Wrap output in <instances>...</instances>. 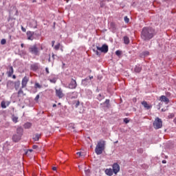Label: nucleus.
Segmentation results:
<instances>
[{"label": "nucleus", "mask_w": 176, "mask_h": 176, "mask_svg": "<svg viewBox=\"0 0 176 176\" xmlns=\"http://www.w3.org/2000/svg\"><path fill=\"white\" fill-rule=\"evenodd\" d=\"M174 117V114H170V116H168V118H173Z\"/></svg>", "instance_id": "obj_44"}, {"label": "nucleus", "mask_w": 176, "mask_h": 176, "mask_svg": "<svg viewBox=\"0 0 176 176\" xmlns=\"http://www.w3.org/2000/svg\"><path fill=\"white\" fill-rule=\"evenodd\" d=\"M144 56H149V52L148 51H146L143 52Z\"/></svg>", "instance_id": "obj_36"}, {"label": "nucleus", "mask_w": 176, "mask_h": 176, "mask_svg": "<svg viewBox=\"0 0 176 176\" xmlns=\"http://www.w3.org/2000/svg\"><path fill=\"white\" fill-rule=\"evenodd\" d=\"M32 148H33V149H37L38 146H36V145H33Z\"/></svg>", "instance_id": "obj_42"}, {"label": "nucleus", "mask_w": 176, "mask_h": 176, "mask_svg": "<svg viewBox=\"0 0 176 176\" xmlns=\"http://www.w3.org/2000/svg\"><path fill=\"white\" fill-rule=\"evenodd\" d=\"M23 128L22 127H18L17 129H16V134L18 135H21L22 136L23 135Z\"/></svg>", "instance_id": "obj_21"}, {"label": "nucleus", "mask_w": 176, "mask_h": 176, "mask_svg": "<svg viewBox=\"0 0 176 176\" xmlns=\"http://www.w3.org/2000/svg\"><path fill=\"white\" fill-rule=\"evenodd\" d=\"M1 45H6V39H5V38L1 39Z\"/></svg>", "instance_id": "obj_32"}, {"label": "nucleus", "mask_w": 176, "mask_h": 176, "mask_svg": "<svg viewBox=\"0 0 176 176\" xmlns=\"http://www.w3.org/2000/svg\"><path fill=\"white\" fill-rule=\"evenodd\" d=\"M124 43L125 45H129L130 43V38L127 36H124Z\"/></svg>", "instance_id": "obj_25"}, {"label": "nucleus", "mask_w": 176, "mask_h": 176, "mask_svg": "<svg viewBox=\"0 0 176 176\" xmlns=\"http://www.w3.org/2000/svg\"><path fill=\"white\" fill-rule=\"evenodd\" d=\"M162 163H163V164H166V163H167V161H166V160H162Z\"/></svg>", "instance_id": "obj_45"}, {"label": "nucleus", "mask_w": 176, "mask_h": 176, "mask_svg": "<svg viewBox=\"0 0 176 176\" xmlns=\"http://www.w3.org/2000/svg\"><path fill=\"white\" fill-rule=\"evenodd\" d=\"M69 1V0H67V1H66L67 3H68V1Z\"/></svg>", "instance_id": "obj_59"}, {"label": "nucleus", "mask_w": 176, "mask_h": 176, "mask_svg": "<svg viewBox=\"0 0 176 176\" xmlns=\"http://www.w3.org/2000/svg\"><path fill=\"white\" fill-rule=\"evenodd\" d=\"M32 2L33 3L36 2V0H32Z\"/></svg>", "instance_id": "obj_56"}, {"label": "nucleus", "mask_w": 176, "mask_h": 176, "mask_svg": "<svg viewBox=\"0 0 176 176\" xmlns=\"http://www.w3.org/2000/svg\"><path fill=\"white\" fill-rule=\"evenodd\" d=\"M13 79H16V75L12 76Z\"/></svg>", "instance_id": "obj_50"}, {"label": "nucleus", "mask_w": 176, "mask_h": 176, "mask_svg": "<svg viewBox=\"0 0 176 176\" xmlns=\"http://www.w3.org/2000/svg\"><path fill=\"white\" fill-rule=\"evenodd\" d=\"M14 72V70L13 69V67L12 66H8L7 67V72H6V74H7L8 78L12 77V75H13Z\"/></svg>", "instance_id": "obj_6"}, {"label": "nucleus", "mask_w": 176, "mask_h": 176, "mask_svg": "<svg viewBox=\"0 0 176 176\" xmlns=\"http://www.w3.org/2000/svg\"><path fill=\"white\" fill-rule=\"evenodd\" d=\"M69 98L71 100H74V98H78V92L72 93Z\"/></svg>", "instance_id": "obj_22"}, {"label": "nucleus", "mask_w": 176, "mask_h": 176, "mask_svg": "<svg viewBox=\"0 0 176 176\" xmlns=\"http://www.w3.org/2000/svg\"><path fill=\"white\" fill-rule=\"evenodd\" d=\"M26 35L28 41H34V32H27Z\"/></svg>", "instance_id": "obj_13"}, {"label": "nucleus", "mask_w": 176, "mask_h": 176, "mask_svg": "<svg viewBox=\"0 0 176 176\" xmlns=\"http://www.w3.org/2000/svg\"><path fill=\"white\" fill-rule=\"evenodd\" d=\"M21 30L23 32H25L26 30L24 27H21Z\"/></svg>", "instance_id": "obj_41"}, {"label": "nucleus", "mask_w": 176, "mask_h": 176, "mask_svg": "<svg viewBox=\"0 0 176 176\" xmlns=\"http://www.w3.org/2000/svg\"><path fill=\"white\" fill-rule=\"evenodd\" d=\"M21 47H24V44H21Z\"/></svg>", "instance_id": "obj_54"}, {"label": "nucleus", "mask_w": 176, "mask_h": 176, "mask_svg": "<svg viewBox=\"0 0 176 176\" xmlns=\"http://www.w3.org/2000/svg\"><path fill=\"white\" fill-rule=\"evenodd\" d=\"M174 123L176 124V118L173 120Z\"/></svg>", "instance_id": "obj_53"}, {"label": "nucleus", "mask_w": 176, "mask_h": 176, "mask_svg": "<svg viewBox=\"0 0 176 176\" xmlns=\"http://www.w3.org/2000/svg\"><path fill=\"white\" fill-rule=\"evenodd\" d=\"M76 86H78L76 80L72 79L71 82L69 84V89H76Z\"/></svg>", "instance_id": "obj_11"}, {"label": "nucleus", "mask_w": 176, "mask_h": 176, "mask_svg": "<svg viewBox=\"0 0 176 176\" xmlns=\"http://www.w3.org/2000/svg\"><path fill=\"white\" fill-rule=\"evenodd\" d=\"M61 52H64V50H63V46L60 45V47Z\"/></svg>", "instance_id": "obj_49"}, {"label": "nucleus", "mask_w": 176, "mask_h": 176, "mask_svg": "<svg viewBox=\"0 0 176 176\" xmlns=\"http://www.w3.org/2000/svg\"><path fill=\"white\" fill-rule=\"evenodd\" d=\"M12 122H14V123H17L19 122V117H17L16 116H12Z\"/></svg>", "instance_id": "obj_26"}, {"label": "nucleus", "mask_w": 176, "mask_h": 176, "mask_svg": "<svg viewBox=\"0 0 176 176\" xmlns=\"http://www.w3.org/2000/svg\"><path fill=\"white\" fill-rule=\"evenodd\" d=\"M97 50L101 52L102 53H108V45L107 44H104L102 47L96 46Z\"/></svg>", "instance_id": "obj_5"}, {"label": "nucleus", "mask_w": 176, "mask_h": 176, "mask_svg": "<svg viewBox=\"0 0 176 176\" xmlns=\"http://www.w3.org/2000/svg\"><path fill=\"white\" fill-rule=\"evenodd\" d=\"M57 107V104H53V107L54 108V107Z\"/></svg>", "instance_id": "obj_51"}, {"label": "nucleus", "mask_w": 176, "mask_h": 176, "mask_svg": "<svg viewBox=\"0 0 176 176\" xmlns=\"http://www.w3.org/2000/svg\"><path fill=\"white\" fill-rule=\"evenodd\" d=\"M101 105L102 106V108L104 111H107L110 107L111 104H109V100L107 99L104 102L102 103Z\"/></svg>", "instance_id": "obj_10"}, {"label": "nucleus", "mask_w": 176, "mask_h": 176, "mask_svg": "<svg viewBox=\"0 0 176 176\" xmlns=\"http://www.w3.org/2000/svg\"><path fill=\"white\" fill-rule=\"evenodd\" d=\"M124 123L127 124V123H129V122H130V121L129 120V119L124 118Z\"/></svg>", "instance_id": "obj_38"}, {"label": "nucleus", "mask_w": 176, "mask_h": 176, "mask_svg": "<svg viewBox=\"0 0 176 176\" xmlns=\"http://www.w3.org/2000/svg\"><path fill=\"white\" fill-rule=\"evenodd\" d=\"M124 21L125 23H129L130 21V19L127 16H124Z\"/></svg>", "instance_id": "obj_33"}, {"label": "nucleus", "mask_w": 176, "mask_h": 176, "mask_svg": "<svg viewBox=\"0 0 176 176\" xmlns=\"http://www.w3.org/2000/svg\"><path fill=\"white\" fill-rule=\"evenodd\" d=\"M60 47H61V44H60V43H58L57 45H56L54 47V49H55V50H58L60 49Z\"/></svg>", "instance_id": "obj_31"}, {"label": "nucleus", "mask_w": 176, "mask_h": 176, "mask_svg": "<svg viewBox=\"0 0 176 176\" xmlns=\"http://www.w3.org/2000/svg\"><path fill=\"white\" fill-rule=\"evenodd\" d=\"M119 171H120V166H119V164H118V163H114L113 164V172L114 173V174H116Z\"/></svg>", "instance_id": "obj_8"}, {"label": "nucleus", "mask_w": 176, "mask_h": 176, "mask_svg": "<svg viewBox=\"0 0 176 176\" xmlns=\"http://www.w3.org/2000/svg\"><path fill=\"white\" fill-rule=\"evenodd\" d=\"M56 96L58 98H63L64 97V93H63V89L60 88L59 89H56Z\"/></svg>", "instance_id": "obj_7"}, {"label": "nucleus", "mask_w": 176, "mask_h": 176, "mask_svg": "<svg viewBox=\"0 0 176 176\" xmlns=\"http://www.w3.org/2000/svg\"><path fill=\"white\" fill-rule=\"evenodd\" d=\"M76 155H78V156H82V153L78 152V153H76Z\"/></svg>", "instance_id": "obj_43"}, {"label": "nucleus", "mask_w": 176, "mask_h": 176, "mask_svg": "<svg viewBox=\"0 0 176 176\" xmlns=\"http://www.w3.org/2000/svg\"><path fill=\"white\" fill-rule=\"evenodd\" d=\"M21 140V136L20 135L15 134L12 136V140L14 142H19Z\"/></svg>", "instance_id": "obj_16"}, {"label": "nucleus", "mask_w": 176, "mask_h": 176, "mask_svg": "<svg viewBox=\"0 0 176 176\" xmlns=\"http://www.w3.org/2000/svg\"><path fill=\"white\" fill-rule=\"evenodd\" d=\"M49 80L51 83H56L57 82V78H50Z\"/></svg>", "instance_id": "obj_29"}, {"label": "nucleus", "mask_w": 176, "mask_h": 176, "mask_svg": "<svg viewBox=\"0 0 176 176\" xmlns=\"http://www.w3.org/2000/svg\"><path fill=\"white\" fill-rule=\"evenodd\" d=\"M54 56L56 55H54V54H52V58H54Z\"/></svg>", "instance_id": "obj_55"}, {"label": "nucleus", "mask_w": 176, "mask_h": 176, "mask_svg": "<svg viewBox=\"0 0 176 176\" xmlns=\"http://www.w3.org/2000/svg\"><path fill=\"white\" fill-rule=\"evenodd\" d=\"M89 79H93V76H89Z\"/></svg>", "instance_id": "obj_57"}, {"label": "nucleus", "mask_w": 176, "mask_h": 176, "mask_svg": "<svg viewBox=\"0 0 176 176\" xmlns=\"http://www.w3.org/2000/svg\"><path fill=\"white\" fill-rule=\"evenodd\" d=\"M31 126H32V124L30 122H27L24 124V129H31Z\"/></svg>", "instance_id": "obj_27"}, {"label": "nucleus", "mask_w": 176, "mask_h": 176, "mask_svg": "<svg viewBox=\"0 0 176 176\" xmlns=\"http://www.w3.org/2000/svg\"><path fill=\"white\" fill-rule=\"evenodd\" d=\"M7 87L8 89H10V90H12V89L14 87V82L12 80H8L7 82Z\"/></svg>", "instance_id": "obj_15"}, {"label": "nucleus", "mask_w": 176, "mask_h": 176, "mask_svg": "<svg viewBox=\"0 0 176 176\" xmlns=\"http://www.w3.org/2000/svg\"><path fill=\"white\" fill-rule=\"evenodd\" d=\"M28 152H32V149H29V150H28V151L26 152V153H28Z\"/></svg>", "instance_id": "obj_47"}, {"label": "nucleus", "mask_w": 176, "mask_h": 176, "mask_svg": "<svg viewBox=\"0 0 176 176\" xmlns=\"http://www.w3.org/2000/svg\"><path fill=\"white\" fill-rule=\"evenodd\" d=\"M105 174H107V175L112 176L113 175V170L111 168L106 169Z\"/></svg>", "instance_id": "obj_20"}, {"label": "nucleus", "mask_w": 176, "mask_h": 176, "mask_svg": "<svg viewBox=\"0 0 176 176\" xmlns=\"http://www.w3.org/2000/svg\"><path fill=\"white\" fill-rule=\"evenodd\" d=\"M34 87L35 89H42V85L38 84V82H35Z\"/></svg>", "instance_id": "obj_30"}, {"label": "nucleus", "mask_w": 176, "mask_h": 176, "mask_svg": "<svg viewBox=\"0 0 176 176\" xmlns=\"http://www.w3.org/2000/svg\"><path fill=\"white\" fill-rule=\"evenodd\" d=\"M89 83H90V81H89L88 78H85L82 80V85H83V86H87Z\"/></svg>", "instance_id": "obj_24"}, {"label": "nucleus", "mask_w": 176, "mask_h": 176, "mask_svg": "<svg viewBox=\"0 0 176 176\" xmlns=\"http://www.w3.org/2000/svg\"><path fill=\"white\" fill-rule=\"evenodd\" d=\"M160 100L163 102H166V104H168V102H170V100H168V98L166 97V96H161Z\"/></svg>", "instance_id": "obj_17"}, {"label": "nucleus", "mask_w": 176, "mask_h": 176, "mask_svg": "<svg viewBox=\"0 0 176 176\" xmlns=\"http://www.w3.org/2000/svg\"><path fill=\"white\" fill-rule=\"evenodd\" d=\"M39 138H41V134L36 133L33 137L34 141H39Z\"/></svg>", "instance_id": "obj_23"}, {"label": "nucleus", "mask_w": 176, "mask_h": 176, "mask_svg": "<svg viewBox=\"0 0 176 176\" xmlns=\"http://www.w3.org/2000/svg\"><path fill=\"white\" fill-rule=\"evenodd\" d=\"M99 97H101V94H99Z\"/></svg>", "instance_id": "obj_60"}, {"label": "nucleus", "mask_w": 176, "mask_h": 176, "mask_svg": "<svg viewBox=\"0 0 176 176\" xmlns=\"http://www.w3.org/2000/svg\"><path fill=\"white\" fill-rule=\"evenodd\" d=\"M14 85L15 89L17 90V89H19V87H20V81H16V82H14Z\"/></svg>", "instance_id": "obj_28"}, {"label": "nucleus", "mask_w": 176, "mask_h": 176, "mask_svg": "<svg viewBox=\"0 0 176 176\" xmlns=\"http://www.w3.org/2000/svg\"><path fill=\"white\" fill-rule=\"evenodd\" d=\"M55 42H56V41H52V47H53V46H54V43H55Z\"/></svg>", "instance_id": "obj_46"}, {"label": "nucleus", "mask_w": 176, "mask_h": 176, "mask_svg": "<svg viewBox=\"0 0 176 176\" xmlns=\"http://www.w3.org/2000/svg\"><path fill=\"white\" fill-rule=\"evenodd\" d=\"M79 104H80L79 100L76 101V105H75L76 108H78V107H79Z\"/></svg>", "instance_id": "obj_37"}, {"label": "nucleus", "mask_w": 176, "mask_h": 176, "mask_svg": "<svg viewBox=\"0 0 176 176\" xmlns=\"http://www.w3.org/2000/svg\"><path fill=\"white\" fill-rule=\"evenodd\" d=\"M30 80V78L25 76L22 80V89H24V87H27V84L28 83Z\"/></svg>", "instance_id": "obj_9"}, {"label": "nucleus", "mask_w": 176, "mask_h": 176, "mask_svg": "<svg viewBox=\"0 0 176 176\" xmlns=\"http://www.w3.org/2000/svg\"><path fill=\"white\" fill-rule=\"evenodd\" d=\"M142 105H143L144 108L145 109H151L152 108V105L148 104V102L144 100L143 102H141Z\"/></svg>", "instance_id": "obj_12"}, {"label": "nucleus", "mask_w": 176, "mask_h": 176, "mask_svg": "<svg viewBox=\"0 0 176 176\" xmlns=\"http://www.w3.org/2000/svg\"><path fill=\"white\" fill-rule=\"evenodd\" d=\"M45 71H46V72H47V74H50L49 68H48V67H46V68H45Z\"/></svg>", "instance_id": "obj_40"}, {"label": "nucleus", "mask_w": 176, "mask_h": 176, "mask_svg": "<svg viewBox=\"0 0 176 176\" xmlns=\"http://www.w3.org/2000/svg\"><path fill=\"white\" fill-rule=\"evenodd\" d=\"M32 71H38L39 69V63H34L30 65Z\"/></svg>", "instance_id": "obj_14"}, {"label": "nucleus", "mask_w": 176, "mask_h": 176, "mask_svg": "<svg viewBox=\"0 0 176 176\" xmlns=\"http://www.w3.org/2000/svg\"><path fill=\"white\" fill-rule=\"evenodd\" d=\"M29 52L32 53V54H34V56H39V49H38L36 45H31L29 47Z\"/></svg>", "instance_id": "obj_4"}, {"label": "nucleus", "mask_w": 176, "mask_h": 176, "mask_svg": "<svg viewBox=\"0 0 176 176\" xmlns=\"http://www.w3.org/2000/svg\"><path fill=\"white\" fill-rule=\"evenodd\" d=\"M105 140H100L98 142L96 147L95 148V153L96 155H101L104 151H105Z\"/></svg>", "instance_id": "obj_2"}, {"label": "nucleus", "mask_w": 176, "mask_h": 176, "mask_svg": "<svg viewBox=\"0 0 176 176\" xmlns=\"http://www.w3.org/2000/svg\"><path fill=\"white\" fill-rule=\"evenodd\" d=\"M156 35V31L152 27H144L141 32V38L143 41H151Z\"/></svg>", "instance_id": "obj_1"}, {"label": "nucleus", "mask_w": 176, "mask_h": 176, "mask_svg": "<svg viewBox=\"0 0 176 176\" xmlns=\"http://www.w3.org/2000/svg\"><path fill=\"white\" fill-rule=\"evenodd\" d=\"M10 104V102H6L4 100H3L1 102V108H3V109H5V108H6V107H9V105Z\"/></svg>", "instance_id": "obj_19"}, {"label": "nucleus", "mask_w": 176, "mask_h": 176, "mask_svg": "<svg viewBox=\"0 0 176 176\" xmlns=\"http://www.w3.org/2000/svg\"><path fill=\"white\" fill-rule=\"evenodd\" d=\"M141 71H142V67H141V65H138L135 67L134 72H135L136 74H140Z\"/></svg>", "instance_id": "obj_18"}, {"label": "nucleus", "mask_w": 176, "mask_h": 176, "mask_svg": "<svg viewBox=\"0 0 176 176\" xmlns=\"http://www.w3.org/2000/svg\"><path fill=\"white\" fill-rule=\"evenodd\" d=\"M153 124L155 130H158V129H162V127H163V122L162 121V119L158 117L155 119Z\"/></svg>", "instance_id": "obj_3"}, {"label": "nucleus", "mask_w": 176, "mask_h": 176, "mask_svg": "<svg viewBox=\"0 0 176 176\" xmlns=\"http://www.w3.org/2000/svg\"><path fill=\"white\" fill-rule=\"evenodd\" d=\"M85 171L86 175H89V174H90V170L89 169H85Z\"/></svg>", "instance_id": "obj_35"}, {"label": "nucleus", "mask_w": 176, "mask_h": 176, "mask_svg": "<svg viewBox=\"0 0 176 176\" xmlns=\"http://www.w3.org/2000/svg\"><path fill=\"white\" fill-rule=\"evenodd\" d=\"M116 56H120L122 54V52L118 50V51L116 52Z\"/></svg>", "instance_id": "obj_34"}, {"label": "nucleus", "mask_w": 176, "mask_h": 176, "mask_svg": "<svg viewBox=\"0 0 176 176\" xmlns=\"http://www.w3.org/2000/svg\"><path fill=\"white\" fill-rule=\"evenodd\" d=\"M162 112H166V109H162Z\"/></svg>", "instance_id": "obj_52"}, {"label": "nucleus", "mask_w": 176, "mask_h": 176, "mask_svg": "<svg viewBox=\"0 0 176 176\" xmlns=\"http://www.w3.org/2000/svg\"><path fill=\"white\" fill-rule=\"evenodd\" d=\"M34 100L35 101H38V100H39V95H37Z\"/></svg>", "instance_id": "obj_39"}, {"label": "nucleus", "mask_w": 176, "mask_h": 176, "mask_svg": "<svg viewBox=\"0 0 176 176\" xmlns=\"http://www.w3.org/2000/svg\"><path fill=\"white\" fill-rule=\"evenodd\" d=\"M52 170H53L54 171H56V170H57V168H56V167H53V168H52Z\"/></svg>", "instance_id": "obj_48"}, {"label": "nucleus", "mask_w": 176, "mask_h": 176, "mask_svg": "<svg viewBox=\"0 0 176 176\" xmlns=\"http://www.w3.org/2000/svg\"><path fill=\"white\" fill-rule=\"evenodd\" d=\"M48 61H49V63H50V58H49Z\"/></svg>", "instance_id": "obj_58"}]
</instances>
